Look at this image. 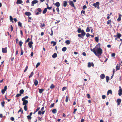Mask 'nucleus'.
<instances>
[{"label": "nucleus", "mask_w": 122, "mask_h": 122, "mask_svg": "<svg viewBox=\"0 0 122 122\" xmlns=\"http://www.w3.org/2000/svg\"><path fill=\"white\" fill-rule=\"evenodd\" d=\"M24 106H25L24 107V110L25 111H26L27 110V106H26V105H25Z\"/></svg>", "instance_id": "43"}, {"label": "nucleus", "mask_w": 122, "mask_h": 122, "mask_svg": "<svg viewBox=\"0 0 122 122\" xmlns=\"http://www.w3.org/2000/svg\"><path fill=\"white\" fill-rule=\"evenodd\" d=\"M102 97L103 99H104L106 98V96L105 95H102Z\"/></svg>", "instance_id": "54"}, {"label": "nucleus", "mask_w": 122, "mask_h": 122, "mask_svg": "<svg viewBox=\"0 0 122 122\" xmlns=\"http://www.w3.org/2000/svg\"><path fill=\"white\" fill-rule=\"evenodd\" d=\"M52 8V7H49L48 6H47V8L49 10H51V9Z\"/></svg>", "instance_id": "53"}, {"label": "nucleus", "mask_w": 122, "mask_h": 122, "mask_svg": "<svg viewBox=\"0 0 122 122\" xmlns=\"http://www.w3.org/2000/svg\"><path fill=\"white\" fill-rule=\"evenodd\" d=\"M55 87V86H54V85L53 84H52L51 86H50V88H51V89H53V88H54Z\"/></svg>", "instance_id": "34"}, {"label": "nucleus", "mask_w": 122, "mask_h": 122, "mask_svg": "<svg viewBox=\"0 0 122 122\" xmlns=\"http://www.w3.org/2000/svg\"><path fill=\"white\" fill-rule=\"evenodd\" d=\"M28 68V66H27L26 67L25 69V70L24 71V72H25L27 71V70Z\"/></svg>", "instance_id": "55"}, {"label": "nucleus", "mask_w": 122, "mask_h": 122, "mask_svg": "<svg viewBox=\"0 0 122 122\" xmlns=\"http://www.w3.org/2000/svg\"><path fill=\"white\" fill-rule=\"evenodd\" d=\"M100 43H98L94 48L91 49V51L93 52L97 56H101L102 52V50L100 47Z\"/></svg>", "instance_id": "1"}, {"label": "nucleus", "mask_w": 122, "mask_h": 122, "mask_svg": "<svg viewBox=\"0 0 122 122\" xmlns=\"http://www.w3.org/2000/svg\"><path fill=\"white\" fill-rule=\"evenodd\" d=\"M2 51L3 53H6L7 52V48H2Z\"/></svg>", "instance_id": "7"}, {"label": "nucleus", "mask_w": 122, "mask_h": 122, "mask_svg": "<svg viewBox=\"0 0 122 122\" xmlns=\"http://www.w3.org/2000/svg\"><path fill=\"white\" fill-rule=\"evenodd\" d=\"M65 43L67 45H69L70 43V42L69 40H67L65 41Z\"/></svg>", "instance_id": "23"}, {"label": "nucleus", "mask_w": 122, "mask_h": 122, "mask_svg": "<svg viewBox=\"0 0 122 122\" xmlns=\"http://www.w3.org/2000/svg\"><path fill=\"white\" fill-rule=\"evenodd\" d=\"M7 89V86H4V89H2L1 90V93L2 94H4L5 92Z\"/></svg>", "instance_id": "3"}, {"label": "nucleus", "mask_w": 122, "mask_h": 122, "mask_svg": "<svg viewBox=\"0 0 122 122\" xmlns=\"http://www.w3.org/2000/svg\"><path fill=\"white\" fill-rule=\"evenodd\" d=\"M57 56V54L56 53H55L53 54L52 56V57L53 58H55Z\"/></svg>", "instance_id": "21"}, {"label": "nucleus", "mask_w": 122, "mask_h": 122, "mask_svg": "<svg viewBox=\"0 0 122 122\" xmlns=\"http://www.w3.org/2000/svg\"><path fill=\"white\" fill-rule=\"evenodd\" d=\"M28 98V96H25V97L22 98V100H25V99H27Z\"/></svg>", "instance_id": "33"}, {"label": "nucleus", "mask_w": 122, "mask_h": 122, "mask_svg": "<svg viewBox=\"0 0 122 122\" xmlns=\"http://www.w3.org/2000/svg\"><path fill=\"white\" fill-rule=\"evenodd\" d=\"M121 15L120 14H119V15L118 18L117 19V20L118 21H120L121 20Z\"/></svg>", "instance_id": "17"}, {"label": "nucleus", "mask_w": 122, "mask_h": 122, "mask_svg": "<svg viewBox=\"0 0 122 122\" xmlns=\"http://www.w3.org/2000/svg\"><path fill=\"white\" fill-rule=\"evenodd\" d=\"M86 5H84L83 6V9H84L86 8Z\"/></svg>", "instance_id": "60"}, {"label": "nucleus", "mask_w": 122, "mask_h": 122, "mask_svg": "<svg viewBox=\"0 0 122 122\" xmlns=\"http://www.w3.org/2000/svg\"><path fill=\"white\" fill-rule=\"evenodd\" d=\"M81 34H79L78 35V36L80 37H81L82 38H83L82 36H81Z\"/></svg>", "instance_id": "56"}, {"label": "nucleus", "mask_w": 122, "mask_h": 122, "mask_svg": "<svg viewBox=\"0 0 122 122\" xmlns=\"http://www.w3.org/2000/svg\"><path fill=\"white\" fill-rule=\"evenodd\" d=\"M81 29L80 28L78 29L77 30V32L78 33H80L81 32Z\"/></svg>", "instance_id": "37"}, {"label": "nucleus", "mask_w": 122, "mask_h": 122, "mask_svg": "<svg viewBox=\"0 0 122 122\" xmlns=\"http://www.w3.org/2000/svg\"><path fill=\"white\" fill-rule=\"evenodd\" d=\"M10 119L12 121H14V118L13 117H11Z\"/></svg>", "instance_id": "50"}, {"label": "nucleus", "mask_w": 122, "mask_h": 122, "mask_svg": "<svg viewBox=\"0 0 122 122\" xmlns=\"http://www.w3.org/2000/svg\"><path fill=\"white\" fill-rule=\"evenodd\" d=\"M34 74V73L33 72H31V74L30 75V76H29V78H30L32 77L33 75Z\"/></svg>", "instance_id": "35"}, {"label": "nucleus", "mask_w": 122, "mask_h": 122, "mask_svg": "<svg viewBox=\"0 0 122 122\" xmlns=\"http://www.w3.org/2000/svg\"><path fill=\"white\" fill-rule=\"evenodd\" d=\"M81 35L83 36H84L86 35V33L84 31V30H81Z\"/></svg>", "instance_id": "16"}, {"label": "nucleus", "mask_w": 122, "mask_h": 122, "mask_svg": "<svg viewBox=\"0 0 122 122\" xmlns=\"http://www.w3.org/2000/svg\"><path fill=\"white\" fill-rule=\"evenodd\" d=\"M44 91V90L43 89H39V92L40 93H41Z\"/></svg>", "instance_id": "25"}, {"label": "nucleus", "mask_w": 122, "mask_h": 122, "mask_svg": "<svg viewBox=\"0 0 122 122\" xmlns=\"http://www.w3.org/2000/svg\"><path fill=\"white\" fill-rule=\"evenodd\" d=\"M111 22V20H108L107 21V24H109Z\"/></svg>", "instance_id": "39"}, {"label": "nucleus", "mask_w": 122, "mask_h": 122, "mask_svg": "<svg viewBox=\"0 0 122 122\" xmlns=\"http://www.w3.org/2000/svg\"><path fill=\"white\" fill-rule=\"evenodd\" d=\"M118 95L119 96H121L122 94V90L121 89H119L118 91Z\"/></svg>", "instance_id": "10"}, {"label": "nucleus", "mask_w": 122, "mask_h": 122, "mask_svg": "<svg viewBox=\"0 0 122 122\" xmlns=\"http://www.w3.org/2000/svg\"><path fill=\"white\" fill-rule=\"evenodd\" d=\"M121 35L120 33H117V35H114V36L115 37H117L118 38H120V37L121 36Z\"/></svg>", "instance_id": "6"}, {"label": "nucleus", "mask_w": 122, "mask_h": 122, "mask_svg": "<svg viewBox=\"0 0 122 122\" xmlns=\"http://www.w3.org/2000/svg\"><path fill=\"white\" fill-rule=\"evenodd\" d=\"M33 44V42L32 41H30L28 43V45L30 48H31L32 47Z\"/></svg>", "instance_id": "9"}, {"label": "nucleus", "mask_w": 122, "mask_h": 122, "mask_svg": "<svg viewBox=\"0 0 122 122\" xmlns=\"http://www.w3.org/2000/svg\"><path fill=\"white\" fill-rule=\"evenodd\" d=\"M18 25L19 26H20V27L22 26V24L19 21L18 23Z\"/></svg>", "instance_id": "44"}, {"label": "nucleus", "mask_w": 122, "mask_h": 122, "mask_svg": "<svg viewBox=\"0 0 122 122\" xmlns=\"http://www.w3.org/2000/svg\"><path fill=\"white\" fill-rule=\"evenodd\" d=\"M38 114L39 115H41L42 114V112L41 111H38Z\"/></svg>", "instance_id": "51"}, {"label": "nucleus", "mask_w": 122, "mask_h": 122, "mask_svg": "<svg viewBox=\"0 0 122 122\" xmlns=\"http://www.w3.org/2000/svg\"><path fill=\"white\" fill-rule=\"evenodd\" d=\"M34 83L35 85L36 86L38 84V82L37 80H35Z\"/></svg>", "instance_id": "20"}, {"label": "nucleus", "mask_w": 122, "mask_h": 122, "mask_svg": "<svg viewBox=\"0 0 122 122\" xmlns=\"http://www.w3.org/2000/svg\"><path fill=\"white\" fill-rule=\"evenodd\" d=\"M5 102L4 101L1 102V104L2 107H4V106Z\"/></svg>", "instance_id": "41"}, {"label": "nucleus", "mask_w": 122, "mask_h": 122, "mask_svg": "<svg viewBox=\"0 0 122 122\" xmlns=\"http://www.w3.org/2000/svg\"><path fill=\"white\" fill-rule=\"evenodd\" d=\"M116 71L119 70L120 69V66L119 65L117 64L116 67Z\"/></svg>", "instance_id": "11"}, {"label": "nucleus", "mask_w": 122, "mask_h": 122, "mask_svg": "<svg viewBox=\"0 0 122 122\" xmlns=\"http://www.w3.org/2000/svg\"><path fill=\"white\" fill-rule=\"evenodd\" d=\"M95 41L97 42H98V41L99 39H98V37H95Z\"/></svg>", "instance_id": "45"}, {"label": "nucleus", "mask_w": 122, "mask_h": 122, "mask_svg": "<svg viewBox=\"0 0 122 122\" xmlns=\"http://www.w3.org/2000/svg\"><path fill=\"white\" fill-rule=\"evenodd\" d=\"M90 36V35L89 33H87L86 34V36L87 37H88L89 36Z\"/></svg>", "instance_id": "64"}, {"label": "nucleus", "mask_w": 122, "mask_h": 122, "mask_svg": "<svg viewBox=\"0 0 122 122\" xmlns=\"http://www.w3.org/2000/svg\"><path fill=\"white\" fill-rule=\"evenodd\" d=\"M20 32L21 35V37H22V36L23 35V33L21 30H20Z\"/></svg>", "instance_id": "57"}, {"label": "nucleus", "mask_w": 122, "mask_h": 122, "mask_svg": "<svg viewBox=\"0 0 122 122\" xmlns=\"http://www.w3.org/2000/svg\"><path fill=\"white\" fill-rule=\"evenodd\" d=\"M115 54L114 53H113L112 54V57H114L115 56Z\"/></svg>", "instance_id": "59"}, {"label": "nucleus", "mask_w": 122, "mask_h": 122, "mask_svg": "<svg viewBox=\"0 0 122 122\" xmlns=\"http://www.w3.org/2000/svg\"><path fill=\"white\" fill-rule=\"evenodd\" d=\"M90 31V29H89V28L88 27H87L86 29V32H89Z\"/></svg>", "instance_id": "40"}, {"label": "nucleus", "mask_w": 122, "mask_h": 122, "mask_svg": "<svg viewBox=\"0 0 122 122\" xmlns=\"http://www.w3.org/2000/svg\"><path fill=\"white\" fill-rule=\"evenodd\" d=\"M25 14L27 16L30 15H31V13L29 12H26L25 13Z\"/></svg>", "instance_id": "13"}, {"label": "nucleus", "mask_w": 122, "mask_h": 122, "mask_svg": "<svg viewBox=\"0 0 122 122\" xmlns=\"http://www.w3.org/2000/svg\"><path fill=\"white\" fill-rule=\"evenodd\" d=\"M23 3V2L21 0H17L16 3L17 4H21Z\"/></svg>", "instance_id": "14"}, {"label": "nucleus", "mask_w": 122, "mask_h": 122, "mask_svg": "<svg viewBox=\"0 0 122 122\" xmlns=\"http://www.w3.org/2000/svg\"><path fill=\"white\" fill-rule=\"evenodd\" d=\"M112 90H110L108 91L107 92V95H109V93H110L111 94H112Z\"/></svg>", "instance_id": "19"}, {"label": "nucleus", "mask_w": 122, "mask_h": 122, "mask_svg": "<svg viewBox=\"0 0 122 122\" xmlns=\"http://www.w3.org/2000/svg\"><path fill=\"white\" fill-rule=\"evenodd\" d=\"M69 4L71 6L73 7H75L74 4L72 1H70L69 2Z\"/></svg>", "instance_id": "8"}, {"label": "nucleus", "mask_w": 122, "mask_h": 122, "mask_svg": "<svg viewBox=\"0 0 122 122\" xmlns=\"http://www.w3.org/2000/svg\"><path fill=\"white\" fill-rule=\"evenodd\" d=\"M88 66L89 67H90L91 66V63L89 62L88 63Z\"/></svg>", "instance_id": "36"}, {"label": "nucleus", "mask_w": 122, "mask_h": 122, "mask_svg": "<svg viewBox=\"0 0 122 122\" xmlns=\"http://www.w3.org/2000/svg\"><path fill=\"white\" fill-rule=\"evenodd\" d=\"M67 88L66 87H63L62 89V91H64V90H66V89Z\"/></svg>", "instance_id": "46"}, {"label": "nucleus", "mask_w": 122, "mask_h": 122, "mask_svg": "<svg viewBox=\"0 0 122 122\" xmlns=\"http://www.w3.org/2000/svg\"><path fill=\"white\" fill-rule=\"evenodd\" d=\"M23 42L22 41H20L19 42V44L20 46L21 47L23 44Z\"/></svg>", "instance_id": "32"}, {"label": "nucleus", "mask_w": 122, "mask_h": 122, "mask_svg": "<svg viewBox=\"0 0 122 122\" xmlns=\"http://www.w3.org/2000/svg\"><path fill=\"white\" fill-rule=\"evenodd\" d=\"M27 117L28 119L31 120V117L30 116H27Z\"/></svg>", "instance_id": "42"}, {"label": "nucleus", "mask_w": 122, "mask_h": 122, "mask_svg": "<svg viewBox=\"0 0 122 122\" xmlns=\"http://www.w3.org/2000/svg\"><path fill=\"white\" fill-rule=\"evenodd\" d=\"M47 11V8H46L44 10H43V13L45 14L46 13V11Z\"/></svg>", "instance_id": "29"}, {"label": "nucleus", "mask_w": 122, "mask_h": 122, "mask_svg": "<svg viewBox=\"0 0 122 122\" xmlns=\"http://www.w3.org/2000/svg\"><path fill=\"white\" fill-rule=\"evenodd\" d=\"M23 101V105H26L28 103V101L26 100H22Z\"/></svg>", "instance_id": "5"}, {"label": "nucleus", "mask_w": 122, "mask_h": 122, "mask_svg": "<svg viewBox=\"0 0 122 122\" xmlns=\"http://www.w3.org/2000/svg\"><path fill=\"white\" fill-rule=\"evenodd\" d=\"M51 43L52 44H53V46H54L56 44V42H55V41H52L51 42Z\"/></svg>", "instance_id": "28"}, {"label": "nucleus", "mask_w": 122, "mask_h": 122, "mask_svg": "<svg viewBox=\"0 0 122 122\" xmlns=\"http://www.w3.org/2000/svg\"><path fill=\"white\" fill-rule=\"evenodd\" d=\"M40 107H37V108L36 109V112H37L40 109Z\"/></svg>", "instance_id": "58"}, {"label": "nucleus", "mask_w": 122, "mask_h": 122, "mask_svg": "<svg viewBox=\"0 0 122 122\" xmlns=\"http://www.w3.org/2000/svg\"><path fill=\"white\" fill-rule=\"evenodd\" d=\"M54 103H53L50 106V107L51 108H52V107H54Z\"/></svg>", "instance_id": "48"}, {"label": "nucleus", "mask_w": 122, "mask_h": 122, "mask_svg": "<svg viewBox=\"0 0 122 122\" xmlns=\"http://www.w3.org/2000/svg\"><path fill=\"white\" fill-rule=\"evenodd\" d=\"M56 9V10L58 12V14H59V9L58 8H57Z\"/></svg>", "instance_id": "61"}, {"label": "nucleus", "mask_w": 122, "mask_h": 122, "mask_svg": "<svg viewBox=\"0 0 122 122\" xmlns=\"http://www.w3.org/2000/svg\"><path fill=\"white\" fill-rule=\"evenodd\" d=\"M30 40V38H28L27 39V40L25 42H29V41Z\"/></svg>", "instance_id": "63"}, {"label": "nucleus", "mask_w": 122, "mask_h": 122, "mask_svg": "<svg viewBox=\"0 0 122 122\" xmlns=\"http://www.w3.org/2000/svg\"><path fill=\"white\" fill-rule=\"evenodd\" d=\"M106 78L107 81V82H108V81L109 79V77L108 76H106Z\"/></svg>", "instance_id": "27"}, {"label": "nucleus", "mask_w": 122, "mask_h": 122, "mask_svg": "<svg viewBox=\"0 0 122 122\" xmlns=\"http://www.w3.org/2000/svg\"><path fill=\"white\" fill-rule=\"evenodd\" d=\"M38 2V1L37 0H34L33 1L31 2V5L32 6H33L34 5V4L37 3Z\"/></svg>", "instance_id": "4"}, {"label": "nucleus", "mask_w": 122, "mask_h": 122, "mask_svg": "<svg viewBox=\"0 0 122 122\" xmlns=\"http://www.w3.org/2000/svg\"><path fill=\"white\" fill-rule=\"evenodd\" d=\"M66 50V47H63L62 49V51H65Z\"/></svg>", "instance_id": "31"}, {"label": "nucleus", "mask_w": 122, "mask_h": 122, "mask_svg": "<svg viewBox=\"0 0 122 122\" xmlns=\"http://www.w3.org/2000/svg\"><path fill=\"white\" fill-rule=\"evenodd\" d=\"M67 5V3L66 1H64L63 6L64 7H66Z\"/></svg>", "instance_id": "22"}, {"label": "nucleus", "mask_w": 122, "mask_h": 122, "mask_svg": "<svg viewBox=\"0 0 122 122\" xmlns=\"http://www.w3.org/2000/svg\"><path fill=\"white\" fill-rule=\"evenodd\" d=\"M105 75L104 74H101L100 76V77L102 79H103L105 78Z\"/></svg>", "instance_id": "15"}, {"label": "nucleus", "mask_w": 122, "mask_h": 122, "mask_svg": "<svg viewBox=\"0 0 122 122\" xmlns=\"http://www.w3.org/2000/svg\"><path fill=\"white\" fill-rule=\"evenodd\" d=\"M40 64V62H38L37 64L36 65V68H37L39 66Z\"/></svg>", "instance_id": "38"}, {"label": "nucleus", "mask_w": 122, "mask_h": 122, "mask_svg": "<svg viewBox=\"0 0 122 122\" xmlns=\"http://www.w3.org/2000/svg\"><path fill=\"white\" fill-rule=\"evenodd\" d=\"M38 11L40 13H41V10L40 8H38L37 9Z\"/></svg>", "instance_id": "52"}, {"label": "nucleus", "mask_w": 122, "mask_h": 122, "mask_svg": "<svg viewBox=\"0 0 122 122\" xmlns=\"http://www.w3.org/2000/svg\"><path fill=\"white\" fill-rule=\"evenodd\" d=\"M68 101V97L66 96V102H67Z\"/></svg>", "instance_id": "47"}, {"label": "nucleus", "mask_w": 122, "mask_h": 122, "mask_svg": "<svg viewBox=\"0 0 122 122\" xmlns=\"http://www.w3.org/2000/svg\"><path fill=\"white\" fill-rule=\"evenodd\" d=\"M24 92V90L23 89H21L20 91V93L21 95Z\"/></svg>", "instance_id": "30"}, {"label": "nucleus", "mask_w": 122, "mask_h": 122, "mask_svg": "<svg viewBox=\"0 0 122 122\" xmlns=\"http://www.w3.org/2000/svg\"><path fill=\"white\" fill-rule=\"evenodd\" d=\"M21 95L20 93L16 95V97H18L21 96Z\"/></svg>", "instance_id": "49"}, {"label": "nucleus", "mask_w": 122, "mask_h": 122, "mask_svg": "<svg viewBox=\"0 0 122 122\" xmlns=\"http://www.w3.org/2000/svg\"><path fill=\"white\" fill-rule=\"evenodd\" d=\"M121 100L120 99H118L117 100V105H119L120 104L121 102Z\"/></svg>", "instance_id": "12"}, {"label": "nucleus", "mask_w": 122, "mask_h": 122, "mask_svg": "<svg viewBox=\"0 0 122 122\" xmlns=\"http://www.w3.org/2000/svg\"><path fill=\"white\" fill-rule=\"evenodd\" d=\"M10 21L12 22L13 23L14 21H13V18L11 16H10Z\"/></svg>", "instance_id": "24"}, {"label": "nucleus", "mask_w": 122, "mask_h": 122, "mask_svg": "<svg viewBox=\"0 0 122 122\" xmlns=\"http://www.w3.org/2000/svg\"><path fill=\"white\" fill-rule=\"evenodd\" d=\"M100 5L99 3L98 2H97L96 3H94L93 4V5L95 8L97 7V8L99 9V5Z\"/></svg>", "instance_id": "2"}, {"label": "nucleus", "mask_w": 122, "mask_h": 122, "mask_svg": "<svg viewBox=\"0 0 122 122\" xmlns=\"http://www.w3.org/2000/svg\"><path fill=\"white\" fill-rule=\"evenodd\" d=\"M55 5L57 7H59L60 6V3L58 2H56V3H55Z\"/></svg>", "instance_id": "18"}, {"label": "nucleus", "mask_w": 122, "mask_h": 122, "mask_svg": "<svg viewBox=\"0 0 122 122\" xmlns=\"http://www.w3.org/2000/svg\"><path fill=\"white\" fill-rule=\"evenodd\" d=\"M10 28L11 29V31H12L13 30V26L11 25H10Z\"/></svg>", "instance_id": "62"}, {"label": "nucleus", "mask_w": 122, "mask_h": 122, "mask_svg": "<svg viewBox=\"0 0 122 122\" xmlns=\"http://www.w3.org/2000/svg\"><path fill=\"white\" fill-rule=\"evenodd\" d=\"M52 112L53 113L55 114L56 113L57 110L56 109H54L52 110Z\"/></svg>", "instance_id": "26"}]
</instances>
